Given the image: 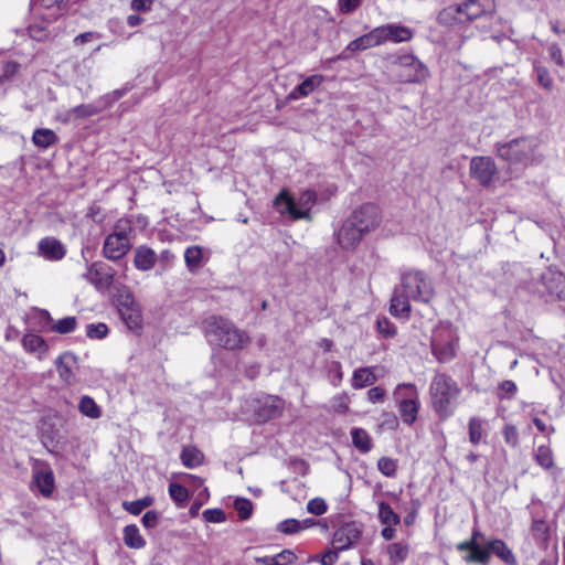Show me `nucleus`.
<instances>
[{
  "instance_id": "de8ad7c7",
  "label": "nucleus",
  "mask_w": 565,
  "mask_h": 565,
  "mask_svg": "<svg viewBox=\"0 0 565 565\" xmlns=\"http://www.w3.org/2000/svg\"><path fill=\"white\" fill-rule=\"evenodd\" d=\"M108 331L107 324L103 322L97 324L90 323L86 327V335L90 339H104L108 334Z\"/></svg>"
},
{
  "instance_id": "bb28decb",
  "label": "nucleus",
  "mask_w": 565,
  "mask_h": 565,
  "mask_svg": "<svg viewBox=\"0 0 565 565\" xmlns=\"http://www.w3.org/2000/svg\"><path fill=\"white\" fill-rule=\"evenodd\" d=\"M32 142L41 149H47L58 142L57 135L49 128H38L33 131Z\"/></svg>"
},
{
  "instance_id": "79ce46f5",
  "label": "nucleus",
  "mask_w": 565,
  "mask_h": 565,
  "mask_svg": "<svg viewBox=\"0 0 565 565\" xmlns=\"http://www.w3.org/2000/svg\"><path fill=\"white\" fill-rule=\"evenodd\" d=\"M377 468L384 476L394 478L397 472V461L391 457H381L377 461Z\"/></svg>"
},
{
  "instance_id": "dca6fc26",
  "label": "nucleus",
  "mask_w": 565,
  "mask_h": 565,
  "mask_svg": "<svg viewBox=\"0 0 565 565\" xmlns=\"http://www.w3.org/2000/svg\"><path fill=\"white\" fill-rule=\"evenodd\" d=\"M541 280L548 295L558 300L565 299V276L561 271L548 268L542 274Z\"/></svg>"
},
{
  "instance_id": "c85d7f7f",
  "label": "nucleus",
  "mask_w": 565,
  "mask_h": 565,
  "mask_svg": "<svg viewBox=\"0 0 565 565\" xmlns=\"http://www.w3.org/2000/svg\"><path fill=\"white\" fill-rule=\"evenodd\" d=\"M22 345L24 350L30 353H39L40 358L44 355L49 350L45 340L41 335L34 333L24 334L22 338Z\"/></svg>"
},
{
  "instance_id": "603ef678",
  "label": "nucleus",
  "mask_w": 565,
  "mask_h": 565,
  "mask_svg": "<svg viewBox=\"0 0 565 565\" xmlns=\"http://www.w3.org/2000/svg\"><path fill=\"white\" fill-rule=\"evenodd\" d=\"M327 510L328 505L321 498L311 499L307 504V511L315 515H322Z\"/></svg>"
},
{
  "instance_id": "473e14b6",
  "label": "nucleus",
  "mask_w": 565,
  "mask_h": 565,
  "mask_svg": "<svg viewBox=\"0 0 565 565\" xmlns=\"http://www.w3.org/2000/svg\"><path fill=\"white\" fill-rule=\"evenodd\" d=\"M352 444L361 452L365 454L372 449L371 437L366 430L362 428H353L351 431Z\"/></svg>"
},
{
  "instance_id": "69168bd1",
  "label": "nucleus",
  "mask_w": 565,
  "mask_h": 565,
  "mask_svg": "<svg viewBox=\"0 0 565 565\" xmlns=\"http://www.w3.org/2000/svg\"><path fill=\"white\" fill-rule=\"evenodd\" d=\"M152 3L153 0H132L130 7L134 11L147 12L151 10Z\"/></svg>"
},
{
  "instance_id": "f704fd0d",
  "label": "nucleus",
  "mask_w": 565,
  "mask_h": 565,
  "mask_svg": "<svg viewBox=\"0 0 565 565\" xmlns=\"http://www.w3.org/2000/svg\"><path fill=\"white\" fill-rule=\"evenodd\" d=\"M180 459L185 467L195 468L202 463L203 454L195 447H184Z\"/></svg>"
},
{
  "instance_id": "2eb2a0df",
  "label": "nucleus",
  "mask_w": 565,
  "mask_h": 565,
  "mask_svg": "<svg viewBox=\"0 0 565 565\" xmlns=\"http://www.w3.org/2000/svg\"><path fill=\"white\" fill-rule=\"evenodd\" d=\"M376 30L381 44L409 42L414 36L412 29L395 23L377 26Z\"/></svg>"
},
{
  "instance_id": "c03bdc74",
  "label": "nucleus",
  "mask_w": 565,
  "mask_h": 565,
  "mask_svg": "<svg viewBox=\"0 0 565 565\" xmlns=\"http://www.w3.org/2000/svg\"><path fill=\"white\" fill-rule=\"evenodd\" d=\"M234 508L242 520L249 519L253 513V503L250 500L245 498H237L234 501Z\"/></svg>"
},
{
  "instance_id": "e2e57ef3",
  "label": "nucleus",
  "mask_w": 565,
  "mask_h": 565,
  "mask_svg": "<svg viewBox=\"0 0 565 565\" xmlns=\"http://www.w3.org/2000/svg\"><path fill=\"white\" fill-rule=\"evenodd\" d=\"M548 527L543 520H534L532 523V533L536 539H545Z\"/></svg>"
},
{
  "instance_id": "c9c22d12",
  "label": "nucleus",
  "mask_w": 565,
  "mask_h": 565,
  "mask_svg": "<svg viewBox=\"0 0 565 565\" xmlns=\"http://www.w3.org/2000/svg\"><path fill=\"white\" fill-rule=\"evenodd\" d=\"M79 412L92 419H97L102 416L100 407L95 403L90 396H83L78 404Z\"/></svg>"
},
{
  "instance_id": "13d9d810",
  "label": "nucleus",
  "mask_w": 565,
  "mask_h": 565,
  "mask_svg": "<svg viewBox=\"0 0 565 565\" xmlns=\"http://www.w3.org/2000/svg\"><path fill=\"white\" fill-rule=\"evenodd\" d=\"M499 390L502 392L499 394L500 398H511L516 392V384L507 380L499 385Z\"/></svg>"
},
{
  "instance_id": "a18cd8bd",
  "label": "nucleus",
  "mask_w": 565,
  "mask_h": 565,
  "mask_svg": "<svg viewBox=\"0 0 565 565\" xmlns=\"http://www.w3.org/2000/svg\"><path fill=\"white\" fill-rule=\"evenodd\" d=\"M437 21L440 25L445 26H452L455 24H458L455 7L449 6L443 9L437 15Z\"/></svg>"
},
{
  "instance_id": "7ed1b4c3",
  "label": "nucleus",
  "mask_w": 565,
  "mask_h": 565,
  "mask_svg": "<svg viewBox=\"0 0 565 565\" xmlns=\"http://www.w3.org/2000/svg\"><path fill=\"white\" fill-rule=\"evenodd\" d=\"M460 393V386L450 375L441 372L434 375L429 385L430 404L441 419L454 414Z\"/></svg>"
},
{
  "instance_id": "4468645a",
  "label": "nucleus",
  "mask_w": 565,
  "mask_h": 565,
  "mask_svg": "<svg viewBox=\"0 0 565 565\" xmlns=\"http://www.w3.org/2000/svg\"><path fill=\"white\" fill-rule=\"evenodd\" d=\"M361 534L362 531L356 523L348 522L333 533L332 544L337 551H345L360 539Z\"/></svg>"
},
{
  "instance_id": "b1692460",
  "label": "nucleus",
  "mask_w": 565,
  "mask_h": 565,
  "mask_svg": "<svg viewBox=\"0 0 565 565\" xmlns=\"http://www.w3.org/2000/svg\"><path fill=\"white\" fill-rule=\"evenodd\" d=\"M324 81V77L320 74L311 75L307 77L302 83L296 86L289 94L290 99H297L298 97H307L317 87H319Z\"/></svg>"
},
{
  "instance_id": "aec40b11",
  "label": "nucleus",
  "mask_w": 565,
  "mask_h": 565,
  "mask_svg": "<svg viewBox=\"0 0 565 565\" xmlns=\"http://www.w3.org/2000/svg\"><path fill=\"white\" fill-rule=\"evenodd\" d=\"M274 205L281 213L289 214L294 220L306 218L308 216V210L299 209L291 196L284 190L274 201Z\"/></svg>"
},
{
  "instance_id": "72a5a7b5",
  "label": "nucleus",
  "mask_w": 565,
  "mask_h": 565,
  "mask_svg": "<svg viewBox=\"0 0 565 565\" xmlns=\"http://www.w3.org/2000/svg\"><path fill=\"white\" fill-rule=\"evenodd\" d=\"M184 260H185L186 267L191 271L202 267V265H203L202 248L198 245L188 247L184 253Z\"/></svg>"
},
{
  "instance_id": "f03ea898",
  "label": "nucleus",
  "mask_w": 565,
  "mask_h": 565,
  "mask_svg": "<svg viewBox=\"0 0 565 565\" xmlns=\"http://www.w3.org/2000/svg\"><path fill=\"white\" fill-rule=\"evenodd\" d=\"M205 337L211 345L235 351L244 349L250 341L248 334L233 321L222 316H212L204 321Z\"/></svg>"
},
{
  "instance_id": "7c9ffc66",
  "label": "nucleus",
  "mask_w": 565,
  "mask_h": 565,
  "mask_svg": "<svg viewBox=\"0 0 565 565\" xmlns=\"http://www.w3.org/2000/svg\"><path fill=\"white\" fill-rule=\"evenodd\" d=\"M391 565H398L406 561L409 554V545L404 542H395L387 546Z\"/></svg>"
},
{
  "instance_id": "a878e982",
  "label": "nucleus",
  "mask_w": 565,
  "mask_h": 565,
  "mask_svg": "<svg viewBox=\"0 0 565 565\" xmlns=\"http://www.w3.org/2000/svg\"><path fill=\"white\" fill-rule=\"evenodd\" d=\"M73 363H75V356L72 353H64L55 361L60 377L67 384H72L75 380V375L72 371Z\"/></svg>"
},
{
  "instance_id": "bf43d9fd",
  "label": "nucleus",
  "mask_w": 565,
  "mask_h": 565,
  "mask_svg": "<svg viewBox=\"0 0 565 565\" xmlns=\"http://www.w3.org/2000/svg\"><path fill=\"white\" fill-rule=\"evenodd\" d=\"M386 396V391L381 386L372 387L367 391V401L370 403H382Z\"/></svg>"
},
{
  "instance_id": "338daca9",
  "label": "nucleus",
  "mask_w": 565,
  "mask_h": 565,
  "mask_svg": "<svg viewBox=\"0 0 565 565\" xmlns=\"http://www.w3.org/2000/svg\"><path fill=\"white\" fill-rule=\"evenodd\" d=\"M452 7H455L458 23L470 22V20L468 19V13H466L467 10H465V1L460 4H454Z\"/></svg>"
},
{
  "instance_id": "4be33fe9",
  "label": "nucleus",
  "mask_w": 565,
  "mask_h": 565,
  "mask_svg": "<svg viewBox=\"0 0 565 565\" xmlns=\"http://www.w3.org/2000/svg\"><path fill=\"white\" fill-rule=\"evenodd\" d=\"M157 254L146 245L138 246L135 252L134 264L137 269L147 271L154 267Z\"/></svg>"
},
{
  "instance_id": "680f3d73",
  "label": "nucleus",
  "mask_w": 565,
  "mask_h": 565,
  "mask_svg": "<svg viewBox=\"0 0 565 565\" xmlns=\"http://www.w3.org/2000/svg\"><path fill=\"white\" fill-rule=\"evenodd\" d=\"M141 522L145 527L153 529L157 526L159 522V513L154 510L147 511L143 514Z\"/></svg>"
},
{
  "instance_id": "f257e3e1",
  "label": "nucleus",
  "mask_w": 565,
  "mask_h": 565,
  "mask_svg": "<svg viewBox=\"0 0 565 565\" xmlns=\"http://www.w3.org/2000/svg\"><path fill=\"white\" fill-rule=\"evenodd\" d=\"M430 279L422 270H408L401 275V282L394 288L390 312L394 317L409 318L411 300L427 303L434 297Z\"/></svg>"
},
{
  "instance_id": "8fccbe9b",
  "label": "nucleus",
  "mask_w": 565,
  "mask_h": 565,
  "mask_svg": "<svg viewBox=\"0 0 565 565\" xmlns=\"http://www.w3.org/2000/svg\"><path fill=\"white\" fill-rule=\"evenodd\" d=\"M76 118H87L98 113V109L94 105H78L70 110Z\"/></svg>"
},
{
  "instance_id": "0e129e2a",
  "label": "nucleus",
  "mask_w": 565,
  "mask_h": 565,
  "mask_svg": "<svg viewBox=\"0 0 565 565\" xmlns=\"http://www.w3.org/2000/svg\"><path fill=\"white\" fill-rule=\"evenodd\" d=\"M550 58L559 67H564L565 62L563 58L562 50L557 44H551L548 46Z\"/></svg>"
},
{
  "instance_id": "37998d69",
  "label": "nucleus",
  "mask_w": 565,
  "mask_h": 565,
  "mask_svg": "<svg viewBox=\"0 0 565 565\" xmlns=\"http://www.w3.org/2000/svg\"><path fill=\"white\" fill-rule=\"evenodd\" d=\"M169 494L179 505L183 504L189 498L188 489L184 486L174 482L169 484Z\"/></svg>"
},
{
  "instance_id": "3c124183",
  "label": "nucleus",
  "mask_w": 565,
  "mask_h": 565,
  "mask_svg": "<svg viewBox=\"0 0 565 565\" xmlns=\"http://www.w3.org/2000/svg\"><path fill=\"white\" fill-rule=\"evenodd\" d=\"M377 331L385 338H391L396 333L394 324L385 317L379 318L376 321Z\"/></svg>"
},
{
  "instance_id": "39448f33",
  "label": "nucleus",
  "mask_w": 565,
  "mask_h": 565,
  "mask_svg": "<svg viewBox=\"0 0 565 565\" xmlns=\"http://www.w3.org/2000/svg\"><path fill=\"white\" fill-rule=\"evenodd\" d=\"M135 227L129 218H119L106 236L103 245V255L113 262L125 257L132 247Z\"/></svg>"
},
{
  "instance_id": "4d7b16f0",
  "label": "nucleus",
  "mask_w": 565,
  "mask_h": 565,
  "mask_svg": "<svg viewBox=\"0 0 565 565\" xmlns=\"http://www.w3.org/2000/svg\"><path fill=\"white\" fill-rule=\"evenodd\" d=\"M360 51H364V50L362 47L360 39L358 38V39L351 41L345 46V49L341 52V54L338 56V58L345 60V58L352 56L354 53L360 52Z\"/></svg>"
},
{
  "instance_id": "c756f323",
  "label": "nucleus",
  "mask_w": 565,
  "mask_h": 565,
  "mask_svg": "<svg viewBox=\"0 0 565 565\" xmlns=\"http://www.w3.org/2000/svg\"><path fill=\"white\" fill-rule=\"evenodd\" d=\"M124 542L125 544L135 550H140L146 546V540L141 536L137 525L129 524L124 527Z\"/></svg>"
},
{
  "instance_id": "774afa93",
  "label": "nucleus",
  "mask_w": 565,
  "mask_h": 565,
  "mask_svg": "<svg viewBox=\"0 0 565 565\" xmlns=\"http://www.w3.org/2000/svg\"><path fill=\"white\" fill-rule=\"evenodd\" d=\"M339 551H328L322 555L321 565H333L338 561Z\"/></svg>"
},
{
  "instance_id": "49530a36",
  "label": "nucleus",
  "mask_w": 565,
  "mask_h": 565,
  "mask_svg": "<svg viewBox=\"0 0 565 565\" xmlns=\"http://www.w3.org/2000/svg\"><path fill=\"white\" fill-rule=\"evenodd\" d=\"M277 531L287 534L292 535L296 533L301 532L300 530V520L296 519H287L277 524Z\"/></svg>"
},
{
  "instance_id": "a19ab883",
  "label": "nucleus",
  "mask_w": 565,
  "mask_h": 565,
  "mask_svg": "<svg viewBox=\"0 0 565 565\" xmlns=\"http://www.w3.org/2000/svg\"><path fill=\"white\" fill-rule=\"evenodd\" d=\"M534 71L537 76V83L546 90H552L554 86L553 78L550 75V72L546 67L540 65L539 63H534Z\"/></svg>"
},
{
  "instance_id": "20e7f679",
  "label": "nucleus",
  "mask_w": 565,
  "mask_h": 565,
  "mask_svg": "<svg viewBox=\"0 0 565 565\" xmlns=\"http://www.w3.org/2000/svg\"><path fill=\"white\" fill-rule=\"evenodd\" d=\"M537 142L531 137L495 143L497 156L509 166L527 167L536 161Z\"/></svg>"
},
{
  "instance_id": "09e8293b",
  "label": "nucleus",
  "mask_w": 565,
  "mask_h": 565,
  "mask_svg": "<svg viewBox=\"0 0 565 565\" xmlns=\"http://www.w3.org/2000/svg\"><path fill=\"white\" fill-rule=\"evenodd\" d=\"M359 39L361 41L363 50H367L370 47L382 45L380 43V38H379V34H377L376 28L371 30L369 33H365V34L359 36Z\"/></svg>"
},
{
  "instance_id": "58836bf2",
  "label": "nucleus",
  "mask_w": 565,
  "mask_h": 565,
  "mask_svg": "<svg viewBox=\"0 0 565 565\" xmlns=\"http://www.w3.org/2000/svg\"><path fill=\"white\" fill-rule=\"evenodd\" d=\"M77 320L75 317H66L55 322L51 330L60 334L73 332L76 329Z\"/></svg>"
},
{
  "instance_id": "ea45409f",
  "label": "nucleus",
  "mask_w": 565,
  "mask_h": 565,
  "mask_svg": "<svg viewBox=\"0 0 565 565\" xmlns=\"http://www.w3.org/2000/svg\"><path fill=\"white\" fill-rule=\"evenodd\" d=\"M469 440L473 445H478L483 435L482 420L477 417H471L469 420Z\"/></svg>"
},
{
  "instance_id": "6e6d98bb",
  "label": "nucleus",
  "mask_w": 565,
  "mask_h": 565,
  "mask_svg": "<svg viewBox=\"0 0 565 565\" xmlns=\"http://www.w3.org/2000/svg\"><path fill=\"white\" fill-rule=\"evenodd\" d=\"M206 522L221 523L226 520V515L222 509H207L203 512Z\"/></svg>"
},
{
  "instance_id": "423d86ee",
  "label": "nucleus",
  "mask_w": 565,
  "mask_h": 565,
  "mask_svg": "<svg viewBox=\"0 0 565 565\" xmlns=\"http://www.w3.org/2000/svg\"><path fill=\"white\" fill-rule=\"evenodd\" d=\"M403 423L412 425L416 422L419 411V395L415 384L402 383L394 391Z\"/></svg>"
},
{
  "instance_id": "1a4fd4ad",
  "label": "nucleus",
  "mask_w": 565,
  "mask_h": 565,
  "mask_svg": "<svg viewBox=\"0 0 565 565\" xmlns=\"http://www.w3.org/2000/svg\"><path fill=\"white\" fill-rule=\"evenodd\" d=\"M117 307L122 321L129 330L138 332L142 329L141 308L130 292L121 294L117 298Z\"/></svg>"
},
{
  "instance_id": "a211bd4d",
  "label": "nucleus",
  "mask_w": 565,
  "mask_h": 565,
  "mask_svg": "<svg viewBox=\"0 0 565 565\" xmlns=\"http://www.w3.org/2000/svg\"><path fill=\"white\" fill-rule=\"evenodd\" d=\"M38 249L40 256L51 262L61 260L66 254V248L61 241L51 236L42 238L39 242Z\"/></svg>"
},
{
  "instance_id": "f8f14e48",
  "label": "nucleus",
  "mask_w": 565,
  "mask_h": 565,
  "mask_svg": "<svg viewBox=\"0 0 565 565\" xmlns=\"http://www.w3.org/2000/svg\"><path fill=\"white\" fill-rule=\"evenodd\" d=\"M33 483L39 492L49 498L54 491L55 479L51 466L41 460H36L32 467Z\"/></svg>"
},
{
  "instance_id": "ddd939ff",
  "label": "nucleus",
  "mask_w": 565,
  "mask_h": 565,
  "mask_svg": "<svg viewBox=\"0 0 565 565\" xmlns=\"http://www.w3.org/2000/svg\"><path fill=\"white\" fill-rule=\"evenodd\" d=\"M497 173V166L490 157H475L470 162V174L481 185L491 184Z\"/></svg>"
},
{
  "instance_id": "e433bc0d",
  "label": "nucleus",
  "mask_w": 565,
  "mask_h": 565,
  "mask_svg": "<svg viewBox=\"0 0 565 565\" xmlns=\"http://www.w3.org/2000/svg\"><path fill=\"white\" fill-rule=\"evenodd\" d=\"M535 461L546 470L553 468L554 459L552 449L548 446H540L535 452Z\"/></svg>"
},
{
  "instance_id": "f3484780",
  "label": "nucleus",
  "mask_w": 565,
  "mask_h": 565,
  "mask_svg": "<svg viewBox=\"0 0 565 565\" xmlns=\"http://www.w3.org/2000/svg\"><path fill=\"white\" fill-rule=\"evenodd\" d=\"M365 234L348 217L337 234L340 246L344 249L354 248Z\"/></svg>"
},
{
  "instance_id": "5fc2aeb1",
  "label": "nucleus",
  "mask_w": 565,
  "mask_h": 565,
  "mask_svg": "<svg viewBox=\"0 0 565 565\" xmlns=\"http://www.w3.org/2000/svg\"><path fill=\"white\" fill-rule=\"evenodd\" d=\"M502 433L508 445L511 447H516L519 445V433L515 426L505 425Z\"/></svg>"
},
{
  "instance_id": "393cba45",
  "label": "nucleus",
  "mask_w": 565,
  "mask_h": 565,
  "mask_svg": "<svg viewBox=\"0 0 565 565\" xmlns=\"http://www.w3.org/2000/svg\"><path fill=\"white\" fill-rule=\"evenodd\" d=\"M284 407L279 398H270L266 401L256 412L257 418L260 422H267L282 414Z\"/></svg>"
},
{
  "instance_id": "6ab92c4d",
  "label": "nucleus",
  "mask_w": 565,
  "mask_h": 565,
  "mask_svg": "<svg viewBox=\"0 0 565 565\" xmlns=\"http://www.w3.org/2000/svg\"><path fill=\"white\" fill-rule=\"evenodd\" d=\"M457 550L460 552H470V554L465 557V561L467 563H478L481 565H488L491 558L488 544L484 547H482L480 544L475 545L473 541H463L457 545Z\"/></svg>"
},
{
  "instance_id": "2f4dec72",
  "label": "nucleus",
  "mask_w": 565,
  "mask_h": 565,
  "mask_svg": "<svg viewBox=\"0 0 565 565\" xmlns=\"http://www.w3.org/2000/svg\"><path fill=\"white\" fill-rule=\"evenodd\" d=\"M379 520L384 525H398L401 523V516L393 511L391 505L385 502H379Z\"/></svg>"
},
{
  "instance_id": "0eeeda50",
  "label": "nucleus",
  "mask_w": 565,
  "mask_h": 565,
  "mask_svg": "<svg viewBox=\"0 0 565 565\" xmlns=\"http://www.w3.org/2000/svg\"><path fill=\"white\" fill-rule=\"evenodd\" d=\"M458 337L449 324H439L431 337V353L441 362H448L456 355Z\"/></svg>"
},
{
  "instance_id": "052dcab7",
  "label": "nucleus",
  "mask_w": 565,
  "mask_h": 565,
  "mask_svg": "<svg viewBox=\"0 0 565 565\" xmlns=\"http://www.w3.org/2000/svg\"><path fill=\"white\" fill-rule=\"evenodd\" d=\"M338 6L342 13L350 14L361 6V0H338Z\"/></svg>"
},
{
  "instance_id": "5701e85b",
  "label": "nucleus",
  "mask_w": 565,
  "mask_h": 565,
  "mask_svg": "<svg viewBox=\"0 0 565 565\" xmlns=\"http://www.w3.org/2000/svg\"><path fill=\"white\" fill-rule=\"evenodd\" d=\"M375 366H362L353 371L351 385L355 390H362L373 385L377 381L374 371Z\"/></svg>"
},
{
  "instance_id": "6e6552de",
  "label": "nucleus",
  "mask_w": 565,
  "mask_h": 565,
  "mask_svg": "<svg viewBox=\"0 0 565 565\" xmlns=\"http://www.w3.org/2000/svg\"><path fill=\"white\" fill-rule=\"evenodd\" d=\"M393 65L402 83H419L429 76L427 66L413 54L397 56Z\"/></svg>"
},
{
  "instance_id": "412c9836",
  "label": "nucleus",
  "mask_w": 565,
  "mask_h": 565,
  "mask_svg": "<svg viewBox=\"0 0 565 565\" xmlns=\"http://www.w3.org/2000/svg\"><path fill=\"white\" fill-rule=\"evenodd\" d=\"M465 10L468 13V19L471 21L479 19L487 14L494 13V4L491 0H466Z\"/></svg>"
},
{
  "instance_id": "4c0bfd02",
  "label": "nucleus",
  "mask_w": 565,
  "mask_h": 565,
  "mask_svg": "<svg viewBox=\"0 0 565 565\" xmlns=\"http://www.w3.org/2000/svg\"><path fill=\"white\" fill-rule=\"evenodd\" d=\"M153 503V499L151 497H145V498H141L139 500H135V501H125L122 503V508L134 514V515H138L142 512L143 509L150 507L151 504Z\"/></svg>"
},
{
  "instance_id": "cd10ccee",
  "label": "nucleus",
  "mask_w": 565,
  "mask_h": 565,
  "mask_svg": "<svg viewBox=\"0 0 565 565\" xmlns=\"http://www.w3.org/2000/svg\"><path fill=\"white\" fill-rule=\"evenodd\" d=\"M488 545L490 555L494 554L508 565H516V558L504 541L493 540Z\"/></svg>"
},
{
  "instance_id": "864d4df0",
  "label": "nucleus",
  "mask_w": 565,
  "mask_h": 565,
  "mask_svg": "<svg viewBox=\"0 0 565 565\" xmlns=\"http://www.w3.org/2000/svg\"><path fill=\"white\" fill-rule=\"evenodd\" d=\"M349 396L347 394H340L333 397L332 406L333 411L338 414H347L349 412Z\"/></svg>"
},
{
  "instance_id": "9b49d317",
  "label": "nucleus",
  "mask_w": 565,
  "mask_h": 565,
  "mask_svg": "<svg viewBox=\"0 0 565 565\" xmlns=\"http://www.w3.org/2000/svg\"><path fill=\"white\" fill-rule=\"evenodd\" d=\"M116 271L109 265L103 262H94L87 266L83 278L95 287L98 291L108 290L114 284Z\"/></svg>"
},
{
  "instance_id": "9d476101",
  "label": "nucleus",
  "mask_w": 565,
  "mask_h": 565,
  "mask_svg": "<svg viewBox=\"0 0 565 565\" xmlns=\"http://www.w3.org/2000/svg\"><path fill=\"white\" fill-rule=\"evenodd\" d=\"M349 217L364 234L376 230L382 222L381 210L373 203L359 206Z\"/></svg>"
}]
</instances>
